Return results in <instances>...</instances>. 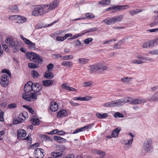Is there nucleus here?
<instances>
[{"mask_svg": "<svg viewBox=\"0 0 158 158\" xmlns=\"http://www.w3.org/2000/svg\"><path fill=\"white\" fill-rule=\"evenodd\" d=\"M26 18L23 16L18 15L17 23H23L26 22Z\"/></svg>", "mask_w": 158, "mask_h": 158, "instance_id": "obj_22", "label": "nucleus"}, {"mask_svg": "<svg viewBox=\"0 0 158 158\" xmlns=\"http://www.w3.org/2000/svg\"><path fill=\"white\" fill-rule=\"evenodd\" d=\"M114 116L115 118H117L118 117L123 118L124 117L123 115L118 112L115 113L114 115Z\"/></svg>", "mask_w": 158, "mask_h": 158, "instance_id": "obj_45", "label": "nucleus"}, {"mask_svg": "<svg viewBox=\"0 0 158 158\" xmlns=\"http://www.w3.org/2000/svg\"><path fill=\"white\" fill-rule=\"evenodd\" d=\"M44 7L45 6L43 5L36 6L32 12V15L33 16L41 15L46 13V11Z\"/></svg>", "mask_w": 158, "mask_h": 158, "instance_id": "obj_3", "label": "nucleus"}, {"mask_svg": "<svg viewBox=\"0 0 158 158\" xmlns=\"http://www.w3.org/2000/svg\"><path fill=\"white\" fill-rule=\"evenodd\" d=\"M31 74L32 77L34 78H36L38 77V76L39 75L38 72L34 70H32L31 71Z\"/></svg>", "mask_w": 158, "mask_h": 158, "instance_id": "obj_43", "label": "nucleus"}, {"mask_svg": "<svg viewBox=\"0 0 158 158\" xmlns=\"http://www.w3.org/2000/svg\"><path fill=\"white\" fill-rule=\"evenodd\" d=\"M56 40L58 41H63L65 40L64 36L61 37L60 36H57L56 38Z\"/></svg>", "mask_w": 158, "mask_h": 158, "instance_id": "obj_55", "label": "nucleus"}, {"mask_svg": "<svg viewBox=\"0 0 158 158\" xmlns=\"http://www.w3.org/2000/svg\"><path fill=\"white\" fill-rule=\"evenodd\" d=\"M93 39L92 38H90L86 39L84 40V43L86 44H88L90 42L92 41Z\"/></svg>", "mask_w": 158, "mask_h": 158, "instance_id": "obj_56", "label": "nucleus"}, {"mask_svg": "<svg viewBox=\"0 0 158 158\" xmlns=\"http://www.w3.org/2000/svg\"><path fill=\"white\" fill-rule=\"evenodd\" d=\"M19 116L21 118H23L24 120L28 117L27 113L26 112H24L20 113Z\"/></svg>", "mask_w": 158, "mask_h": 158, "instance_id": "obj_44", "label": "nucleus"}, {"mask_svg": "<svg viewBox=\"0 0 158 158\" xmlns=\"http://www.w3.org/2000/svg\"><path fill=\"white\" fill-rule=\"evenodd\" d=\"M20 46L19 43H17L13 47V51L14 52H17L20 49Z\"/></svg>", "mask_w": 158, "mask_h": 158, "instance_id": "obj_35", "label": "nucleus"}, {"mask_svg": "<svg viewBox=\"0 0 158 158\" xmlns=\"http://www.w3.org/2000/svg\"><path fill=\"white\" fill-rule=\"evenodd\" d=\"M54 139L58 141V143H60L62 142H63L64 140V139L59 136H54Z\"/></svg>", "mask_w": 158, "mask_h": 158, "instance_id": "obj_41", "label": "nucleus"}, {"mask_svg": "<svg viewBox=\"0 0 158 158\" xmlns=\"http://www.w3.org/2000/svg\"><path fill=\"white\" fill-rule=\"evenodd\" d=\"M27 56L28 60L38 64H41L43 63V58L34 52H28L27 54Z\"/></svg>", "mask_w": 158, "mask_h": 158, "instance_id": "obj_1", "label": "nucleus"}, {"mask_svg": "<svg viewBox=\"0 0 158 158\" xmlns=\"http://www.w3.org/2000/svg\"><path fill=\"white\" fill-rule=\"evenodd\" d=\"M29 41L28 43H27L26 44L29 45V47L30 49L34 50L35 48V44L34 43H32V42L29 40Z\"/></svg>", "mask_w": 158, "mask_h": 158, "instance_id": "obj_38", "label": "nucleus"}, {"mask_svg": "<svg viewBox=\"0 0 158 158\" xmlns=\"http://www.w3.org/2000/svg\"><path fill=\"white\" fill-rule=\"evenodd\" d=\"M83 86L84 87L90 86L92 85V82L90 81L84 82L83 83Z\"/></svg>", "mask_w": 158, "mask_h": 158, "instance_id": "obj_53", "label": "nucleus"}, {"mask_svg": "<svg viewBox=\"0 0 158 158\" xmlns=\"http://www.w3.org/2000/svg\"><path fill=\"white\" fill-rule=\"evenodd\" d=\"M96 115L97 117L99 119L106 118L108 116V115L107 113H104L102 114H101L98 112L96 113Z\"/></svg>", "mask_w": 158, "mask_h": 158, "instance_id": "obj_23", "label": "nucleus"}, {"mask_svg": "<svg viewBox=\"0 0 158 158\" xmlns=\"http://www.w3.org/2000/svg\"><path fill=\"white\" fill-rule=\"evenodd\" d=\"M79 63L82 64H85L87 63L89 61V60L85 58H79L77 60Z\"/></svg>", "mask_w": 158, "mask_h": 158, "instance_id": "obj_28", "label": "nucleus"}, {"mask_svg": "<svg viewBox=\"0 0 158 158\" xmlns=\"http://www.w3.org/2000/svg\"><path fill=\"white\" fill-rule=\"evenodd\" d=\"M155 19V21H153L150 24V26L151 27H153L154 26L158 24V20L157 19Z\"/></svg>", "mask_w": 158, "mask_h": 158, "instance_id": "obj_64", "label": "nucleus"}, {"mask_svg": "<svg viewBox=\"0 0 158 158\" xmlns=\"http://www.w3.org/2000/svg\"><path fill=\"white\" fill-rule=\"evenodd\" d=\"M110 0H102L98 3L99 4L102 5L103 6H106L110 4Z\"/></svg>", "mask_w": 158, "mask_h": 158, "instance_id": "obj_27", "label": "nucleus"}, {"mask_svg": "<svg viewBox=\"0 0 158 158\" xmlns=\"http://www.w3.org/2000/svg\"><path fill=\"white\" fill-rule=\"evenodd\" d=\"M53 74L51 72L46 73H45V77L49 79H51L54 77Z\"/></svg>", "mask_w": 158, "mask_h": 158, "instance_id": "obj_39", "label": "nucleus"}, {"mask_svg": "<svg viewBox=\"0 0 158 158\" xmlns=\"http://www.w3.org/2000/svg\"><path fill=\"white\" fill-rule=\"evenodd\" d=\"M98 72H101L106 70L107 68L106 66L102 64H97Z\"/></svg>", "mask_w": 158, "mask_h": 158, "instance_id": "obj_21", "label": "nucleus"}, {"mask_svg": "<svg viewBox=\"0 0 158 158\" xmlns=\"http://www.w3.org/2000/svg\"><path fill=\"white\" fill-rule=\"evenodd\" d=\"M128 100H127L128 103L132 104H141L146 102V100L145 99L143 98H137L135 99L131 97H128Z\"/></svg>", "mask_w": 158, "mask_h": 158, "instance_id": "obj_6", "label": "nucleus"}, {"mask_svg": "<svg viewBox=\"0 0 158 158\" xmlns=\"http://www.w3.org/2000/svg\"><path fill=\"white\" fill-rule=\"evenodd\" d=\"M58 5V1L57 0L54 1L50 2L48 5L44 4L43 5L45 6L46 13L48 11L51 10L56 8Z\"/></svg>", "mask_w": 158, "mask_h": 158, "instance_id": "obj_5", "label": "nucleus"}, {"mask_svg": "<svg viewBox=\"0 0 158 158\" xmlns=\"http://www.w3.org/2000/svg\"><path fill=\"white\" fill-rule=\"evenodd\" d=\"M141 11L140 9H137L135 10H132L129 11L130 14L131 15H134L135 14H136L139 12Z\"/></svg>", "mask_w": 158, "mask_h": 158, "instance_id": "obj_42", "label": "nucleus"}, {"mask_svg": "<svg viewBox=\"0 0 158 158\" xmlns=\"http://www.w3.org/2000/svg\"><path fill=\"white\" fill-rule=\"evenodd\" d=\"M32 90L35 92L39 91L42 89V86L41 85L37 83H32Z\"/></svg>", "mask_w": 158, "mask_h": 158, "instance_id": "obj_13", "label": "nucleus"}, {"mask_svg": "<svg viewBox=\"0 0 158 158\" xmlns=\"http://www.w3.org/2000/svg\"><path fill=\"white\" fill-rule=\"evenodd\" d=\"M109 10H111L112 11V12L116 11V6L109 7L106 9V11H108Z\"/></svg>", "mask_w": 158, "mask_h": 158, "instance_id": "obj_48", "label": "nucleus"}, {"mask_svg": "<svg viewBox=\"0 0 158 158\" xmlns=\"http://www.w3.org/2000/svg\"><path fill=\"white\" fill-rule=\"evenodd\" d=\"M66 153L62 150H56L51 153V155L54 157L58 158L65 155Z\"/></svg>", "mask_w": 158, "mask_h": 158, "instance_id": "obj_8", "label": "nucleus"}, {"mask_svg": "<svg viewBox=\"0 0 158 158\" xmlns=\"http://www.w3.org/2000/svg\"><path fill=\"white\" fill-rule=\"evenodd\" d=\"M39 92L34 93H30L29 94L23 93L22 95V98L27 101H34L37 99V95L40 94V93Z\"/></svg>", "mask_w": 158, "mask_h": 158, "instance_id": "obj_2", "label": "nucleus"}, {"mask_svg": "<svg viewBox=\"0 0 158 158\" xmlns=\"http://www.w3.org/2000/svg\"><path fill=\"white\" fill-rule=\"evenodd\" d=\"M157 40L156 39H154L152 40L149 41V47H151L155 46L157 44Z\"/></svg>", "mask_w": 158, "mask_h": 158, "instance_id": "obj_37", "label": "nucleus"}, {"mask_svg": "<svg viewBox=\"0 0 158 158\" xmlns=\"http://www.w3.org/2000/svg\"><path fill=\"white\" fill-rule=\"evenodd\" d=\"M143 149L146 152H150L152 149V142L151 139L148 138L144 141L143 145Z\"/></svg>", "mask_w": 158, "mask_h": 158, "instance_id": "obj_4", "label": "nucleus"}, {"mask_svg": "<svg viewBox=\"0 0 158 158\" xmlns=\"http://www.w3.org/2000/svg\"><path fill=\"white\" fill-rule=\"evenodd\" d=\"M73 58V56L72 55H69L68 56H62L61 60H69L72 59Z\"/></svg>", "mask_w": 158, "mask_h": 158, "instance_id": "obj_36", "label": "nucleus"}, {"mask_svg": "<svg viewBox=\"0 0 158 158\" xmlns=\"http://www.w3.org/2000/svg\"><path fill=\"white\" fill-rule=\"evenodd\" d=\"M102 22L105 23L106 25H110L114 24L113 19V18L109 19H105L102 21Z\"/></svg>", "mask_w": 158, "mask_h": 158, "instance_id": "obj_33", "label": "nucleus"}, {"mask_svg": "<svg viewBox=\"0 0 158 158\" xmlns=\"http://www.w3.org/2000/svg\"><path fill=\"white\" fill-rule=\"evenodd\" d=\"M23 121H24V119L19 116L17 118L14 119L13 123L14 124H18L22 123Z\"/></svg>", "mask_w": 158, "mask_h": 158, "instance_id": "obj_29", "label": "nucleus"}, {"mask_svg": "<svg viewBox=\"0 0 158 158\" xmlns=\"http://www.w3.org/2000/svg\"><path fill=\"white\" fill-rule=\"evenodd\" d=\"M69 103L70 104L73 106H77L80 105V104L74 102L72 101H70Z\"/></svg>", "mask_w": 158, "mask_h": 158, "instance_id": "obj_59", "label": "nucleus"}, {"mask_svg": "<svg viewBox=\"0 0 158 158\" xmlns=\"http://www.w3.org/2000/svg\"><path fill=\"white\" fill-rule=\"evenodd\" d=\"M11 9L13 12H18L19 10L18 6L15 5H13L11 7Z\"/></svg>", "mask_w": 158, "mask_h": 158, "instance_id": "obj_46", "label": "nucleus"}, {"mask_svg": "<svg viewBox=\"0 0 158 158\" xmlns=\"http://www.w3.org/2000/svg\"><path fill=\"white\" fill-rule=\"evenodd\" d=\"M90 125V124H89L85 126L82 128L77 129L73 132V134H75L77 133L80 132L85 131L89 128Z\"/></svg>", "mask_w": 158, "mask_h": 158, "instance_id": "obj_16", "label": "nucleus"}, {"mask_svg": "<svg viewBox=\"0 0 158 158\" xmlns=\"http://www.w3.org/2000/svg\"><path fill=\"white\" fill-rule=\"evenodd\" d=\"M150 53L152 55H158V50L155 49L152 50L150 52Z\"/></svg>", "mask_w": 158, "mask_h": 158, "instance_id": "obj_63", "label": "nucleus"}, {"mask_svg": "<svg viewBox=\"0 0 158 158\" xmlns=\"http://www.w3.org/2000/svg\"><path fill=\"white\" fill-rule=\"evenodd\" d=\"M50 109L52 112L56 111L58 109L57 104L56 102H52L51 103Z\"/></svg>", "mask_w": 158, "mask_h": 158, "instance_id": "obj_20", "label": "nucleus"}, {"mask_svg": "<svg viewBox=\"0 0 158 158\" xmlns=\"http://www.w3.org/2000/svg\"><path fill=\"white\" fill-rule=\"evenodd\" d=\"M26 135V132L25 130L23 129H20L18 131L17 137L18 139H20L22 138L25 137Z\"/></svg>", "mask_w": 158, "mask_h": 158, "instance_id": "obj_14", "label": "nucleus"}, {"mask_svg": "<svg viewBox=\"0 0 158 158\" xmlns=\"http://www.w3.org/2000/svg\"><path fill=\"white\" fill-rule=\"evenodd\" d=\"M85 17L84 18L85 19H91L95 18L94 15L91 13H87L85 15Z\"/></svg>", "mask_w": 158, "mask_h": 158, "instance_id": "obj_40", "label": "nucleus"}, {"mask_svg": "<svg viewBox=\"0 0 158 158\" xmlns=\"http://www.w3.org/2000/svg\"><path fill=\"white\" fill-rule=\"evenodd\" d=\"M121 130V128L120 127H118L116 128L112 131V136L114 138L117 137L118 135V133Z\"/></svg>", "mask_w": 158, "mask_h": 158, "instance_id": "obj_15", "label": "nucleus"}, {"mask_svg": "<svg viewBox=\"0 0 158 158\" xmlns=\"http://www.w3.org/2000/svg\"><path fill=\"white\" fill-rule=\"evenodd\" d=\"M30 121L33 125H38L40 123V120L38 118L35 119L32 118L31 119Z\"/></svg>", "mask_w": 158, "mask_h": 158, "instance_id": "obj_34", "label": "nucleus"}, {"mask_svg": "<svg viewBox=\"0 0 158 158\" xmlns=\"http://www.w3.org/2000/svg\"><path fill=\"white\" fill-rule=\"evenodd\" d=\"M9 76L7 74L2 75L0 78V83L2 87H6L8 85L9 81Z\"/></svg>", "mask_w": 158, "mask_h": 158, "instance_id": "obj_7", "label": "nucleus"}, {"mask_svg": "<svg viewBox=\"0 0 158 158\" xmlns=\"http://www.w3.org/2000/svg\"><path fill=\"white\" fill-rule=\"evenodd\" d=\"M18 15H13L10 16L9 18V19L11 20H15L17 19Z\"/></svg>", "mask_w": 158, "mask_h": 158, "instance_id": "obj_58", "label": "nucleus"}, {"mask_svg": "<svg viewBox=\"0 0 158 158\" xmlns=\"http://www.w3.org/2000/svg\"><path fill=\"white\" fill-rule=\"evenodd\" d=\"M131 79V78H128V77H124L121 78V81L122 82H128Z\"/></svg>", "mask_w": 158, "mask_h": 158, "instance_id": "obj_49", "label": "nucleus"}, {"mask_svg": "<svg viewBox=\"0 0 158 158\" xmlns=\"http://www.w3.org/2000/svg\"><path fill=\"white\" fill-rule=\"evenodd\" d=\"M137 58L138 59H140L141 60L146 61H153V60L152 58L149 57H147L142 56H137Z\"/></svg>", "mask_w": 158, "mask_h": 158, "instance_id": "obj_25", "label": "nucleus"}, {"mask_svg": "<svg viewBox=\"0 0 158 158\" xmlns=\"http://www.w3.org/2000/svg\"><path fill=\"white\" fill-rule=\"evenodd\" d=\"M98 28L97 27H94L90 28L85 33H89L92 32H94L97 31Z\"/></svg>", "mask_w": 158, "mask_h": 158, "instance_id": "obj_50", "label": "nucleus"}, {"mask_svg": "<svg viewBox=\"0 0 158 158\" xmlns=\"http://www.w3.org/2000/svg\"><path fill=\"white\" fill-rule=\"evenodd\" d=\"M129 7V6L127 5H125L116 6V11L119 10H123L125 9H128Z\"/></svg>", "mask_w": 158, "mask_h": 158, "instance_id": "obj_30", "label": "nucleus"}, {"mask_svg": "<svg viewBox=\"0 0 158 158\" xmlns=\"http://www.w3.org/2000/svg\"><path fill=\"white\" fill-rule=\"evenodd\" d=\"M42 82L44 85L45 86H48L51 85L53 83V81L52 80H50L43 81Z\"/></svg>", "mask_w": 158, "mask_h": 158, "instance_id": "obj_31", "label": "nucleus"}, {"mask_svg": "<svg viewBox=\"0 0 158 158\" xmlns=\"http://www.w3.org/2000/svg\"><path fill=\"white\" fill-rule=\"evenodd\" d=\"M155 94V95L153 96L150 98H148L147 100L152 102L158 101V98L156 96H158V92H156Z\"/></svg>", "mask_w": 158, "mask_h": 158, "instance_id": "obj_24", "label": "nucleus"}, {"mask_svg": "<svg viewBox=\"0 0 158 158\" xmlns=\"http://www.w3.org/2000/svg\"><path fill=\"white\" fill-rule=\"evenodd\" d=\"M62 87L63 89H65L67 90H69L70 86H68L67 83H64L62 85Z\"/></svg>", "mask_w": 158, "mask_h": 158, "instance_id": "obj_57", "label": "nucleus"}, {"mask_svg": "<svg viewBox=\"0 0 158 158\" xmlns=\"http://www.w3.org/2000/svg\"><path fill=\"white\" fill-rule=\"evenodd\" d=\"M91 99V97H88L87 96H85L84 97H82L81 98V101H88L90 100Z\"/></svg>", "mask_w": 158, "mask_h": 158, "instance_id": "obj_62", "label": "nucleus"}, {"mask_svg": "<svg viewBox=\"0 0 158 158\" xmlns=\"http://www.w3.org/2000/svg\"><path fill=\"white\" fill-rule=\"evenodd\" d=\"M47 68L48 71H50L52 70L54 67L53 64L52 63H50L47 66Z\"/></svg>", "mask_w": 158, "mask_h": 158, "instance_id": "obj_52", "label": "nucleus"}, {"mask_svg": "<svg viewBox=\"0 0 158 158\" xmlns=\"http://www.w3.org/2000/svg\"><path fill=\"white\" fill-rule=\"evenodd\" d=\"M67 113L65 110H60L57 113V116L58 118H62L67 115Z\"/></svg>", "mask_w": 158, "mask_h": 158, "instance_id": "obj_17", "label": "nucleus"}, {"mask_svg": "<svg viewBox=\"0 0 158 158\" xmlns=\"http://www.w3.org/2000/svg\"><path fill=\"white\" fill-rule=\"evenodd\" d=\"M128 97L124 98H122L120 99H118L114 101L115 106H118L121 105H123L126 103H128L127 100H128Z\"/></svg>", "mask_w": 158, "mask_h": 158, "instance_id": "obj_10", "label": "nucleus"}, {"mask_svg": "<svg viewBox=\"0 0 158 158\" xmlns=\"http://www.w3.org/2000/svg\"><path fill=\"white\" fill-rule=\"evenodd\" d=\"M62 66L71 68L72 66L73 63L71 61H64L61 63Z\"/></svg>", "mask_w": 158, "mask_h": 158, "instance_id": "obj_26", "label": "nucleus"}, {"mask_svg": "<svg viewBox=\"0 0 158 158\" xmlns=\"http://www.w3.org/2000/svg\"><path fill=\"white\" fill-rule=\"evenodd\" d=\"M88 69L91 73H92L96 71H98L97 64L90 66L89 67Z\"/></svg>", "mask_w": 158, "mask_h": 158, "instance_id": "obj_19", "label": "nucleus"}, {"mask_svg": "<svg viewBox=\"0 0 158 158\" xmlns=\"http://www.w3.org/2000/svg\"><path fill=\"white\" fill-rule=\"evenodd\" d=\"M103 106L107 107H115L114 101L105 103Z\"/></svg>", "mask_w": 158, "mask_h": 158, "instance_id": "obj_32", "label": "nucleus"}, {"mask_svg": "<svg viewBox=\"0 0 158 158\" xmlns=\"http://www.w3.org/2000/svg\"><path fill=\"white\" fill-rule=\"evenodd\" d=\"M44 150L42 148H36L34 152L35 156L36 158H43L44 156Z\"/></svg>", "mask_w": 158, "mask_h": 158, "instance_id": "obj_9", "label": "nucleus"}, {"mask_svg": "<svg viewBox=\"0 0 158 158\" xmlns=\"http://www.w3.org/2000/svg\"><path fill=\"white\" fill-rule=\"evenodd\" d=\"M32 82L31 81H29L27 83L24 87V93L28 94V92L32 90Z\"/></svg>", "mask_w": 158, "mask_h": 158, "instance_id": "obj_12", "label": "nucleus"}, {"mask_svg": "<svg viewBox=\"0 0 158 158\" xmlns=\"http://www.w3.org/2000/svg\"><path fill=\"white\" fill-rule=\"evenodd\" d=\"M2 72L3 73H6L10 77L11 74L9 70L6 69H4L2 70Z\"/></svg>", "mask_w": 158, "mask_h": 158, "instance_id": "obj_60", "label": "nucleus"}, {"mask_svg": "<svg viewBox=\"0 0 158 158\" xmlns=\"http://www.w3.org/2000/svg\"><path fill=\"white\" fill-rule=\"evenodd\" d=\"M28 67L30 68L34 69L38 68L37 65L35 64L32 63H29L28 64Z\"/></svg>", "mask_w": 158, "mask_h": 158, "instance_id": "obj_47", "label": "nucleus"}, {"mask_svg": "<svg viewBox=\"0 0 158 158\" xmlns=\"http://www.w3.org/2000/svg\"><path fill=\"white\" fill-rule=\"evenodd\" d=\"M133 63L134 64H142L143 63V62L142 60H134L132 61Z\"/></svg>", "mask_w": 158, "mask_h": 158, "instance_id": "obj_54", "label": "nucleus"}, {"mask_svg": "<svg viewBox=\"0 0 158 158\" xmlns=\"http://www.w3.org/2000/svg\"><path fill=\"white\" fill-rule=\"evenodd\" d=\"M95 153L99 155H101L103 156H104L106 154L104 152H102L101 150H97L95 151Z\"/></svg>", "mask_w": 158, "mask_h": 158, "instance_id": "obj_51", "label": "nucleus"}, {"mask_svg": "<svg viewBox=\"0 0 158 158\" xmlns=\"http://www.w3.org/2000/svg\"><path fill=\"white\" fill-rule=\"evenodd\" d=\"M5 41L7 44H9V46L10 48H12L17 43H19L16 41H15L12 38H7L5 40Z\"/></svg>", "mask_w": 158, "mask_h": 158, "instance_id": "obj_11", "label": "nucleus"}, {"mask_svg": "<svg viewBox=\"0 0 158 158\" xmlns=\"http://www.w3.org/2000/svg\"><path fill=\"white\" fill-rule=\"evenodd\" d=\"M40 143H34V144L31 145L30 146V148L33 149L35 148H36L38 147H39L40 145Z\"/></svg>", "mask_w": 158, "mask_h": 158, "instance_id": "obj_61", "label": "nucleus"}, {"mask_svg": "<svg viewBox=\"0 0 158 158\" xmlns=\"http://www.w3.org/2000/svg\"><path fill=\"white\" fill-rule=\"evenodd\" d=\"M123 15H120L118 16L114 17L113 18L114 23L120 22L123 19Z\"/></svg>", "mask_w": 158, "mask_h": 158, "instance_id": "obj_18", "label": "nucleus"}]
</instances>
